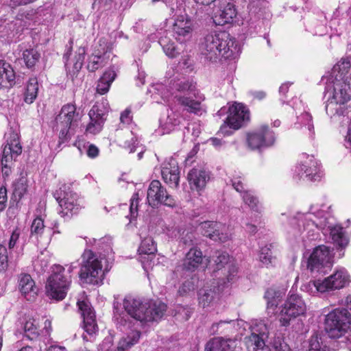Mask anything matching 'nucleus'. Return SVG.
I'll return each mask as SVG.
<instances>
[{"label":"nucleus","mask_w":351,"mask_h":351,"mask_svg":"<svg viewBox=\"0 0 351 351\" xmlns=\"http://www.w3.org/2000/svg\"><path fill=\"white\" fill-rule=\"evenodd\" d=\"M349 62L335 64L331 71L326 86V112L330 117L344 115L346 104L351 99V72L344 74L342 69L349 68Z\"/></svg>","instance_id":"obj_1"},{"label":"nucleus","mask_w":351,"mask_h":351,"mask_svg":"<svg viewBox=\"0 0 351 351\" xmlns=\"http://www.w3.org/2000/svg\"><path fill=\"white\" fill-rule=\"evenodd\" d=\"M200 50L205 58L212 62L221 58L234 59L240 52L235 39L226 32H215L207 34L200 45Z\"/></svg>","instance_id":"obj_2"},{"label":"nucleus","mask_w":351,"mask_h":351,"mask_svg":"<svg viewBox=\"0 0 351 351\" xmlns=\"http://www.w3.org/2000/svg\"><path fill=\"white\" fill-rule=\"evenodd\" d=\"M123 307L129 315L141 323L158 322L165 315L167 306L159 300L143 302L141 300L127 296L123 300Z\"/></svg>","instance_id":"obj_3"},{"label":"nucleus","mask_w":351,"mask_h":351,"mask_svg":"<svg viewBox=\"0 0 351 351\" xmlns=\"http://www.w3.org/2000/svg\"><path fill=\"white\" fill-rule=\"evenodd\" d=\"M75 267L69 265L67 271L60 265H55L52 267L51 274L47 279L46 293L49 298L57 301L63 300L67 293L71 283L72 272Z\"/></svg>","instance_id":"obj_4"},{"label":"nucleus","mask_w":351,"mask_h":351,"mask_svg":"<svg viewBox=\"0 0 351 351\" xmlns=\"http://www.w3.org/2000/svg\"><path fill=\"white\" fill-rule=\"evenodd\" d=\"M351 315L345 308H335L329 313L325 319V330L330 338L336 339L341 337L347 330L348 337L351 334Z\"/></svg>","instance_id":"obj_5"},{"label":"nucleus","mask_w":351,"mask_h":351,"mask_svg":"<svg viewBox=\"0 0 351 351\" xmlns=\"http://www.w3.org/2000/svg\"><path fill=\"white\" fill-rule=\"evenodd\" d=\"M82 114L75 105L68 104L62 106L56 118V129L60 130V143L66 142L71 137L69 130L81 120Z\"/></svg>","instance_id":"obj_6"},{"label":"nucleus","mask_w":351,"mask_h":351,"mask_svg":"<svg viewBox=\"0 0 351 351\" xmlns=\"http://www.w3.org/2000/svg\"><path fill=\"white\" fill-rule=\"evenodd\" d=\"M53 195L61 208L59 214L62 217L69 219L83 207L77 194L66 185L61 186Z\"/></svg>","instance_id":"obj_7"},{"label":"nucleus","mask_w":351,"mask_h":351,"mask_svg":"<svg viewBox=\"0 0 351 351\" xmlns=\"http://www.w3.org/2000/svg\"><path fill=\"white\" fill-rule=\"evenodd\" d=\"M332 254L330 248L325 245L315 247L307 261V269L313 274H326L332 265Z\"/></svg>","instance_id":"obj_8"},{"label":"nucleus","mask_w":351,"mask_h":351,"mask_svg":"<svg viewBox=\"0 0 351 351\" xmlns=\"http://www.w3.org/2000/svg\"><path fill=\"white\" fill-rule=\"evenodd\" d=\"M82 262L80 277L86 282L95 284L102 274L101 261L90 250H85L82 256Z\"/></svg>","instance_id":"obj_9"},{"label":"nucleus","mask_w":351,"mask_h":351,"mask_svg":"<svg viewBox=\"0 0 351 351\" xmlns=\"http://www.w3.org/2000/svg\"><path fill=\"white\" fill-rule=\"evenodd\" d=\"M306 311V306L302 298L298 294H291L281 306L279 321L282 326H287L291 319L304 315Z\"/></svg>","instance_id":"obj_10"},{"label":"nucleus","mask_w":351,"mask_h":351,"mask_svg":"<svg viewBox=\"0 0 351 351\" xmlns=\"http://www.w3.org/2000/svg\"><path fill=\"white\" fill-rule=\"evenodd\" d=\"M6 145L3 150L1 159L2 173L8 176L10 172V165L22 152V147L19 141V134L10 130L7 134Z\"/></svg>","instance_id":"obj_11"},{"label":"nucleus","mask_w":351,"mask_h":351,"mask_svg":"<svg viewBox=\"0 0 351 351\" xmlns=\"http://www.w3.org/2000/svg\"><path fill=\"white\" fill-rule=\"evenodd\" d=\"M349 280V275L344 268H341L323 280L314 282L316 289L321 293L343 288Z\"/></svg>","instance_id":"obj_12"},{"label":"nucleus","mask_w":351,"mask_h":351,"mask_svg":"<svg viewBox=\"0 0 351 351\" xmlns=\"http://www.w3.org/2000/svg\"><path fill=\"white\" fill-rule=\"evenodd\" d=\"M250 119V112L242 104L235 103L229 108V114L223 125L220 128L222 133L226 134L228 126L238 130Z\"/></svg>","instance_id":"obj_13"},{"label":"nucleus","mask_w":351,"mask_h":351,"mask_svg":"<svg viewBox=\"0 0 351 351\" xmlns=\"http://www.w3.org/2000/svg\"><path fill=\"white\" fill-rule=\"evenodd\" d=\"M147 201L150 206H155L158 204L173 207L176 205L174 198L168 194L166 189L162 186L160 181H152L147 190Z\"/></svg>","instance_id":"obj_14"},{"label":"nucleus","mask_w":351,"mask_h":351,"mask_svg":"<svg viewBox=\"0 0 351 351\" xmlns=\"http://www.w3.org/2000/svg\"><path fill=\"white\" fill-rule=\"evenodd\" d=\"M109 106L107 101L96 103L89 111L90 123L86 127V132L90 134L99 133L104 125L108 112Z\"/></svg>","instance_id":"obj_15"},{"label":"nucleus","mask_w":351,"mask_h":351,"mask_svg":"<svg viewBox=\"0 0 351 351\" xmlns=\"http://www.w3.org/2000/svg\"><path fill=\"white\" fill-rule=\"evenodd\" d=\"M202 234L215 241L226 242L230 239L231 234L223 223L206 221L200 223Z\"/></svg>","instance_id":"obj_16"},{"label":"nucleus","mask_w":351,"mask_h":351,"mask_svg":"<svg viewBox=\"0 0 351 351\" xmlns=\"http://www.w3.org/2000/svg\"><path fill=\"white\" fill-rule=\"evenodd\" d=\"M275 136L267 126L263 125L256 131L248 133L247 143L251 149H257L263 146H269L274 144Z\"/></svg>","instance_id":"obj_17"},{"label":"nucleus","mask_w":351,"mask_h":351,"mask_svg":"<svg viewBox=\"0 0 351 351\" xmlns=\"http://www.w3.org/2000/svg\"><path fill=\"white\" fill-rule=\"evenodd\" d=\"M217 9L213 16L217 25H224L233 21L237 11L232 0H217Z\"/></svg>","instance_id":"obj_18"},{"label":"nucleus","mask_w":351,"mask_h":351,"mask_svg":"<svg viewBox=\"0 0 351 351\" xmlns=\"http://www.w3.org/2000/svg\"><path fill=\"white\" fill-rule=\"evenodd\" d=\"M298 174L304 176L309 180L317 181L321 178L318 162L313 156L302 154L300 156V163L297 167Z\"/></svg>","instance_id":"obj_19"},{"label":"nucleus","mask_w":351,"mask_h":351,"mask_svg":"<svg viewBox=\"0 0 351 351\" xmlns=\"http://www.w3.org/2000/svg\"><path fill=\"white\" fill-rule=\"evenodd\" d=\"M192 31L193 22L190 17L186 14L178 16L173 25L175 38L182 43L191 38Z\"/></svg>","instance_id":"obj_20"},{"label":"nucleus","mask_w":351,"mask_h":351,"mask_svg":"<svg viewBox=\"0 0 351 351\" xmlns=\"http://www.w3.org/2000/svg\"><path fill=\"white\" fill-rule=\"evenodd\" d=\"M77 305L83 317L84 329L88 335L93 336L98 331L95 312L87 301H79Z\"/></svg>","instance_id":"obj_21"},{"label":"nucleus","mask_w":351,"mask_h":351,"mask_svg":"<svg viewBox=\"0 0 351 351\" xmlns=\"http://www.w3.org/2000/svg\"><path fill=\"white\" fill-rule=\"evenodd\" d=\"M162 178L165 183L172 188H178L180 180V170L176 160L171 158L162 165Z\"/></svg>","instance_id":"obj_22"},{"label":"nucleus","mask_w":351,"mask_h":351,"mask_svg":"<svg viewBox=\"0 0 351 351\" xmlns=\"http://www.w3.org/2000/svg\"><path fill=\"white\" fill-rule=\"evenodd\" d=\"M187 179L192 190H202L210 179V175L202 167H194L188 173Z\"/></svg>","instance_id":"obj_23"},{"label":"nucleus","mask_w":351,"mask_h":351,"mask_svg":"<svg viewBox=\"0 0 351 351\" xmlns=\"http://www.w3.org/2000/svg\"><path fill=\"white\" fill-rule=\"evenodd\" d=\"M141 261L144 267L149 265L148 262L152 261L156 252V246L152 237H145L141 243L138 250Z\"/></svg>","instance_id":"obj_24"},{"label":"nucleus","mask_w":351,"mask_h":351,"mask_svg":"<svg viewBox=\"0 0 351 351\" xmlns=\"http://www.w3.org/2000/svg\"><path fill=\"white\" fill-rule=\"evenodd\" d=\"M191 95H176L174 97L178 104L183 106L187 112L202 115L205 112L203 106L199 101L195 100Z\"/></svg>","instance_id":"obj_25"},{"label":"nucleus","mask_w":351,"mask_h":351,"mask_svg":"<svg viewBox=\"0 0 351 351\" xmlns=\"http://www.w3.org/2000/svg\"><path fill=\"white\" fill-rule=\"evenodd\" d=\"M71 47H70V49L68 50V51L64 53L63 58L64 60L66 69L73 72V74H75L82 69L84 60V56L86 53V49L84 47H80L77 49V54L75 55L74 59L70 61L69 58L71 54Z\"/></svg>","instance_id":"obj_26"},{"label":"nucleus","mask_w":351,"mask_h":351,"mask_svg":"<svg viewBox=\"0 0 351 351\" xmlns=\"http://www.w3.org/2000/svg\"><path fill=\"white\" fill-rule=\"evenodd\" d=\"M202 261L203 255L202 251L197 248H191L183 260V269L193 271L199 267Z\"/></svg>","instance_id":"obj_27"},{"label":"nucleus","mask_w":351,"mask_h":351,"mask_svg":"<svg viewBox=\"0 0 351 351\" xmlns=\"http://www.w3.org/2000/svg\"><path fill=\"white\" fill-rule=\"evenodd\" d=\"M15 84V73L9 63L0 60V87Z\"/></svg>","instance_id":"obj_28"},{"label":"nucleus","mask_w":351,"mask_h":351,"mask_svg":"<svg viewBox=\"0 0 351 351\" xmlns=\"http://www.w3.org/2000/svg\"><path fill=\"white\" fill-rule=\"evenodd\" d=\"M141 337V332L136 330H130L119 340L117 348L119 350L124 351L130 348L136 344Z\"/></svg>","instance_id":"obj_29"},{"label":"nucleus","mask_w":351,"mask_h":351,"mask_svg":"<svg viewBox=\"0 0 351 351\" xmlns=\"http://www.w3.org/2000/svg\"><path fill=\"white\" fill-rule=\"evenodd\" d=\"M12 188V199L17 204L27 191V178L23 176H20L13 182Z\"/></svg>","instance_id":"obj_30"},{"label":"nucleus","mask_w":351,"mask_h":351,"mask_svg":"<svg viewBox=\"0 0 351 351\" xmlns=\"http://www.w3.org/2000/svg\"><path fill=\"white\" fill-rule=\"evenodd\" d=\"M116 77V73L113 70L106 71L99 78L97 85V93L100 95L106 94L108 92L112 82Z\"/></svg>","instance_id":"obj_31"},{"label":"nucleus","mask_w":351,"mask_h":351,"mask_svg":"<svg viewBox=\"0 0 351 351\" xmlns=\"http://www.w3.org/2000/svg\"><path fill=\"white\" fill-rule=\"evenodd\" d=\"M97 51H95L88 58L87 69L90 72H94L105 65L104 55L106 53L107 49L104 48L102 50Z\"/></svg>","instance_id":"obj_32"},{"label":"nucleus","mask_w":351,"mask_h":351,"mask_svg":"<svg viewBox=\"0 0 351 351\" xmlns=\"http://www.w3.org/2000/svg\"><path fill=\"white\" fill-rule=\"evenodd\" d=\"M38 83L36 77L29 80L24 93V101L31 104L36 99L38 93Z\"/></svg>","instance_id":"obj_33"},{"label":"nucleus","mask_w":351,"mask_h":351,"mask_svg":"<svg viewBox=\"0 0 351 351\" xmlns=\"http://www.w3.org/2000/svg\"><path fill=\"white\" fill-rule=\"evenodd\" d=\"M228 340L222 337H215L206 344L205 351H230Z\"/></svg>","instance_id":"obj_34"},{"label":"nucleus","mask_w":351,"mask_h":351,"mask_svg":"<svg viewBox=\"0 0 351 351\" xmlns=\"http://www.w3.org/2000/svg\"><path fill=\"white\" fill-rule=\"evenodd\" d=\"M330 234L331 239L335 244L337 245L344 247L348 243V240L343 230L342 227L335 226L330 229Z\"/></svg>","instance_id":"obj_35"},{"label":"nucleus","mask_w":351,"mask_h":351,"mask_svg":"<svg viewBox=\"0 0 351 351\" xmlns=\"http://www.w3.org/2000/svg\"><path fill=\"white\" fill-rule=\"evenodd\" d=\"M19 287L21 293L24 295L29 293H36L35 282L29 274H24L20 276Z\"/></svg>","instance_id":"obj_36"},{"label":"nucleus","mask_w":351,"mask_h":351,"mask_svg":"<svg viewBox=\"0 0 351 351\" xmlns=\"http://www.w3.org/2000/svg\"><path fill=\"white\" fill-rule=\"evenodd\" d=\"M242 199L243 202L247 204L251 210L254 212L261 213L262 212V206L254 193L251 191H246L242 193Z\"/></svg>","instance_id":"obj_37"},{"label":"nucleus","mask_w":351,"mask_h":351,"mask_svg":"<svg viewBox=\"0 0 351 351\" xmlns=\"http://www.w3.org/2000/svg\"><path fill=\"white\" fill-rule=\"evenodd\" d=\"M23 329L25 336L30 340L36 339L40 334L38 321L34 318L26 321Z\"/></svg>","instance_id":"obj_38"},{"label":"nucleus","mask_w":351,"mask_h":351,"mask_svg":"<svg viewBox=\"0 0 351 351\" xmlns=\"http://www.w3.org/2000/svg\"><path fill=\"white\" fill-rule=\"evenodd\" d=\"M269 330V326L265 320L258 321L252 328L250 341H252L253 336H256L258 339L265 340L268 337Z\"/></svg>","instance_id":"obj_39"},{"label":"nucleus","mask_w":351,"mask_h":351,"mask_svg":"<svg viewBox=\"0 0 351 351\" xmlns=\"http://www.w3.org/2000/svg\"><path fill=\"white\" fill-rule=\"evenodd\" d=\"M173 88L178 92L176 95H182L189 96L191 95H195V86L192 82L189 81H182L173 84Z\"/></svg>","instance_id":"obj_40"},{"label":"nucleus","mask_w":351,"mask_h":351,"mask_svg":"<svg viewBox=\"0 0 351 351\" xmlns=\"http://www.w3.org/2000/svg\"><path fill=\"white\" fill-rule=\"evenodd\" d=\"M283 295L284 293L282 291L276 290L273 288L268 289L265 293V298L267 302V307H276Z\"/></svg>","instance_id":"obj_41"},{"label":"nucleus","mask_w":351,"mask_h":351,"mask_svg":"<svg viewBox=\"0 0 351 351\" xmlns=\"http://www.w3.org/2000/svg\"><path fill=\"white\" fill-rule=\"evenodd\" d=\"M40 58V53L35 49H25L23 52V59L28 69L33 68Z\"/></svg>","instance_id":"obj_42"},{"label":"nucleus","mask_w":351,"mask_h":351,"mask_svg":"<svg viewBox=\"0 0 351 351\" xmlns=\"http://www.w3.org/2000/svg\"><path fill=\"white\" fill-rule=\"evenodd\" d=\"M217 293L215 291L208 289H203L199 293V303L204 308L208 306L216 298Z\"/></svg>","instance_id":"obj_43"},{"label":"nucleus","mask_w":351,"mask_h":351,"mask_svg":"<svg viewBox=\"0 0 351 351\" xmlns=\"http://www.w3.org/2000/svg\"><path fill=\"white\" fill-rule=\"evenodd\" d=\"M158 42L165 54L169 58H173L180 54L179 49L175 46L174 43L169 41L167 38H160Z\"/></svg>","instance_id":"obj_44"},{"label":"nucleus","mask_w":351,"mask_h":351,"mask_svg":"<svg viewBox=\"0 0 351 351\" xmlns=\"http://www.w3.org/2000/svg\"><path fill=\"white\" fill-rule=\"evenodd\" d=\"M45 231L44 221L40 217L34 219L31 225L30 239H38L41 237Z\"/></svg>","instance_id":"obj_45"},{"label":"nucleus","mask_w":351,"mask_h":351,"mask_svg":"<svg viewBox=\"0 0 351 351\" xmlns=\"http://www.w3.org/2000/svg\"><path fill=\"white\" fill-rule=\"evenodd\" d=\"M232 320H221L219 322L213 323L210 327L209 332L210 335L223 334L229 328L228 326L232 324Z\"/></svg>","instance_id":"obj_46"},{"label":"nucleus","mask_w":351,"mask_h":351,"mask_svg":"<svg viewBox=\"0 0 351 351\" xmlns=\"http://www.w3.org/2000/svg\"><path fill=\"white\" fill-rule=\"evenodd\" d=\"M180 123L178 116L174 112L168 114L166 121L162 123V127L164 132L169 133L174 129V127L178 125Z\"/></svg>","instance_id":"obj_47"},{"label":"nucleus","mask_w":351,"mask_h":351,"mask_svg":"<svg viewBox=\"0 0 351 351\" xmlns=\"http://www.w3.org/2000/svg\"><path fill=\"white\" fill-rule=\"evenodd\" d=\"M271 245H265L261 249L259 259L266 266L271 265L275 260V258L271 254Z\"/></svg>","instance_id":"obj_48"},{"label":"nucleus","mask_w":351,"mask_h":351,"mask_svg":"<svg viewBox=\"0 0 351 351\" xmlns=\"http://www.w3.org/2000/svg\"><path fill=\"white\" fill-rule=\"evenodd\" d=\"M175 237H178L180 241L186 245L189 246L193 244V239L195 237L192 232L178 228L177 230V233L175 234Z\"/></svg>","instance_id":"obj_49"},{"label":"nucleus","mask_w":351,"mask_h":351,"mask_svg":"<svg viewBox=\"0 0 351 351\" xmlns=\"http://www.w3.org/2000/svg\"><path fill=\"white\" fill-rule=\"evenodd\" d=\"M213 258L217 269H220L228 263L230 257L226 252L217 251Z\"/></svg>","instance_id":"obj_50"},{"label":"nucleus","mask_w":351,"mask_h":351,"mask_svg":"<svg viewBox=\"0 0 351 351\" xmlns=\"http://www.w3.org/2000/svg\"><path fill=\"white\" fill-rule=\"evenodd\" d=\"M252 346H253L252 351H271L270 348L265 345V340L258 339L256 336H253Z\"/></svg>","instance_id":"obj_51"},{"label":"nucleus","mask_w":351,"mask_h":351,"mask_svg":"<svg viewBox=\"0 0 351 351\" xmlns=\"http://www.w3.org/2000/svg\"><path fill=\"white\" fill-rule=\"evenodd\" d=\"M300 120L302 122L303 124L307 125L308 130L309 131V136L313 137L314 134V126L313 124L312 123L311 115L308 112L303 113L302 114H301Z\"/></svg>","instance_id":"obj_52"},{"label":"nucleus","mask_w":351,"mask_h":351,"mask_svg":"<svg viewBox=\"0 0 351 351\" xmlns=\"http://www.w3.org/2000/svg\"><path fill=\"white\" fill-rule=\"evenodd\" d=\"M8 267V252L6 247L0 245V271Z\"/></svg>","instance_id":"obj_53"},{"label":"nucleus","mask_w":351,"mask_h":351,"mask_svg":"<svg viewBox=\"0 0 351 351\" xmlns=\"http://www.w3.org/2000/svg\"><path fill=\"white\" fill-rule=\"evenodd\" d=\"M311 215H312L311 213H308V214H306V215L300 216V221L298 223V226H299L298 232H300L302 231L301 223H302L304 230L306 228V226H309L311 225L310 222L312 223L313 225L317 226L315 222L313 220Z\"/></svg>","instance_id":"obj_54"},{"label":"nucleus","mask_w":351,"mask_h":351,"mask_svg":"<svg viewBox=\"0 0 351 351\" xmlns=\"http://www.w3.org/2000/svg\"><path fill=\"white\" fill-rule=\"evenodd\" d=\"M130 201H131L130 206V216H131V218H136L137 216L138 193H136L133 194Z\"/></svg>","instance_id":"obj_55"},{"label":"nucleus","mask_w":351,"mask_h":351,"mask_svg":"<svg viewBox=\"0 0 351 351\" xmlns=\"http://www.w3.org/2000/svg\"><path fill=\"white\" fill-rule=\"evenodd\" d=\"M231 182L232 186L237 191L243 193L244 191H247L245 189V186L241 177H235L231 180Z\"/></svg>","instance_id":"obj_56"},{"label":"nucleus","mask_w":351,"mask_h":351,"mask_svg":"<svg viewBox=\"0 0 351 351\" xmlns=\"http://www.w3.org/2000/svg\"><path fill=\"white\" fill-rule=\"evenodd\" d=\"M7 189L5 186L0 187V211L5 209L7 206Z\"/></svg>","instance_id":"obj_57"},{"label":"nucleus","mask_w":351,"mask_h":351,"mask_svg":"<svg viewBox=\"0 0 351 351\" xmlns=\"http://www.w3.org/2000/svg\"><path fill=\"white\" fill-rule=\"evenodd\" d=\"M276 351H291L289 345L281 339H278L274 343Z\"/></svg>","instance_id":"obj_58"},{"label":"nucleus","mask_w":351,"mask_h":351,"mask_svg":"<svg viewBox=\"0 0 351 351\" xmlns=\"http://www.w3.org/2000/svg\"><path fill=\"white\" fill-rule=\"evenodd\" d=\"M309 351H321V344L317 335L313 336L309 340Z\"/></svg>","instance_id":"obj_59"},{"label":"nucleus","mask_w":351,"mask_h":351,"mask_svg":"<svg viewBox=\"0 0 351 351\" xmlns=\"http://www.w3.org/2000/svg\"><path fill=\"white\" fill-rule=\"evenodd\" d=\"M120 121L123 125H128L132 121L131 111L129 109L125 110L121 114Z\"/></svg>","instance_id":"obj_60"},{"label":"nucleus","mask_w":351,"mask_h":351,"mask_svg":"<svg viewBox=\"0 0 351 351\" xmlns=\"http://www.w3.org/2000/svg\"><path fill=\"white\" fill-rule=\"evenodd\" d=\"M19 230H16L14 231H13L11 237H10V241H9V248L10 249H12L14 245H16V241H18L19 238Z\"/></svg>","instance_id":"obj_61"},{"label":"nucleus","mask_w":351,"mask_h":351,"mask_svg":"<svg viewBox=\"0 0 351 351\" xmlns=\"http://www.w3.org/2000/svg\"><path fill=\"white\" fill-rule=\"evenodd\" d=\"M99 149L94 145H90L87 149V155L90 158H95L99 154Z\"/></svg>","instance_id":"obj_62"},{"label":"nucleus","mask_w":351,"mask_h":351,"mask_svg":"<svg viewBox=\"0 0 351 351\" xmlns=\"http://www.w3.org/2000/svg\"><path fill=\"white\" fill-rule=\"evenodd\" d=\"M13 6H20L23 5H27L30 3L35 0H10Z\"/></svg>","instance_id":"obj_63"},{"label":"nucleus","mask_w":351,"mask_h":351,"mask_svg":"<svg viewBox=\"0 0 351 351\" xmlns=\"http://www.w3.org/2000/svg\"><path fill=\"white\" fill-rule=\"evenodd\" d=\"M246 230L251 234H254L257 232V228L255 225L250 223H246Z\"/></svg>","instance_id":"obj_64"}]
</instances>
